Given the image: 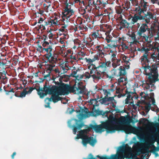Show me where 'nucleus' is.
<instances>
[{
	"label": "nucleus",
	"instance_id": "19",
	"mask_svg": "<svg viewBox=\"0 0 159 159\" xmlns=\"http://www.w3.org/2000/svg\"><path fill=\"white\" fill-rule=\"evenodd\" d=\"M146 19L145 21L147 23H148L150 19L153 18L152 15L150 13H148V14L146 16Z\"/></svg>",
	"mask_w": 159,
	"mask_h": 159
},
{
	"label": "nucleus",
	"instance_id": "56",
	"mask_svg": "<svg viewBox=\"0 0 159 159\" xmlns=\"http://www.w3.org/2000/svg\"><path fill=\"white\" fill-rule=\"evenodd\" d=\"M70 114L71 113H72V112H70Z\"/></svg>",
	"mask_w": 159,
	"mask_h": 159
},
{
	"label": "nucleus",
	"instance_id": "38",
	"mask_svg": "<svg viewBox=\"0 0 159 159\" xmlns=\"http://www.w3.org/2000/svg\"><path fill=\"white\" fill-rule=\"evenodd\" d=\"M96 48H97V49H98V50H101V47L100 46H97L96 47Z\"/></svg>",
	"mask_w": 159,
	"mask_h": 159
},
{
	"label": "nucleus",
	"instance_id": "57",
	"mask_svg": "<svg viewBox=\"0 0 159 159\" xmlns=\"http://www.w3.org/2000/svg\"><path fill=\"white\" fill-rule=\"evenodd\" d=\"M113 106H114V105H113Z\"/></svg>",
	"mask_w": 159,
	"mask_h": 159
},
{
	"label": "nucleus",
	"instance_id": "34",
	"mask_svg": "<svg viewBox=\"0 0 159 159\" xmlns=\"http://www.w3.org/2000/svg\"><path fill=\"white\" fill-rule=\"evenodd\" d=\"M59 42L62 44L64 43V42L63 41V39H61V38H60Z\"/></svg>",
	"mask_w": 159,
	"mask_h": 159
},
{
	"label": "nucleus",
	"instance_id": "23",
	"mask_svg": "<svg viewBox=\"0 0 159 159\" xmlns=\"http://www.w3.org/2000/svg\"><path fill=\"white\" fill-rule=\"evenodd\" d=\"M151 105L150 103L147 104L145 106V110L146 112H148L151 108Z\"/></svg>",
	"mask_w": 159,
	"mask_h": 159
},
{
	"label": "nucleus",
	"instance_id": "50",
	"mask_svg": "<svg viewBox=\"0 0 159 159\" xmlns=\"http://www.w3.org/2000/svg\"><path fill=\"white\" fill-rule=\"evenodd\" d=\"M46 36H45V38H44V40H46Z\"/></svg>",
	"mask_w": 159,
	"mask_h": 159
},
{
	"label": "nucleus",
	"instance_id": "32",
	"mask_svg": "<svg viewBox=\"0 0 159 159\" xmlns=\"http://www.w3.org/2000/svg\"><path fill=\"white\" fill-rule=\"evenodd\" d=\"M98 36V35L96 33H94L92 34V36L93 38H96Z\"/></svg>",
	"mask_w": 159,
	"mask_h": 159
},
{
	"label": "nucleus",
	"instance_id": "21",
	"mask_svg": "<svg viewBox=\"0 0 159 159\" xmlns=\"http://www.w3.org/2000/svg\"><path fill=\"white\" fill-rule=\"evenodd\" d=\"M61 77H60L59 78L57 77L54 79L53 81L56 84H59L61 82Z\"/></svg>",
	"mask_w": 159,
	"mask_h": 159
},
{
	"label": "nucleus",
	"instance_id": "16",
	"mask_svg": "<svg viewBox=\"0 0 159 159\" xmlns=\"http://www.w3.org/2000/svg\"><path fill=\"white\" fill-rule=\"evenodd\" d=\"M98 99H92L90 100L89 103L90 104L93 105L94 107L95 106H97L99 104V102L98 101Z\"/></svg>",
	"mask_w": 159,
	"mask_h": 159
},
{
	"label": "nucleus",
	"instance_id": "33",
	"mask_svg": "<svg viewBox=\"0 0 159 159\" xmlns=\"http://www.w3.org/2000/svg\"><path fill=\"white\" fill-rule=\"evenodd\" d=\"M155 56V53H154L151 55V57L152 59H154L156 57Z\"/></svg>",
	"mask_w": 159,
	"mask_h": 159
},
{
	"label": "nucleus",
	"instance_id": "13",
	"mask_svg": "<svg viewBox=\"0 0 159 159\" xmlns=\"http://www.w3.org/2000/svg\"><path fill=\"white\" fill-rule=\"evenodd\" d=\"M147 29L148 27L146 25H142L138 32V34L140 36H142L143 34L146 32Z\"/></svg>",
	"mask_w": 159,
	"mask_h": 159
},
{
	"label": "nucleus",
	"instance_id": "48",
	"mask_svg": "<svg viewBox=\"0 0 159 159\" xmlns=\"http://www.w3.org/2000/svg\"><path fill=\"white\" fill-rule=\"evenodd\" d=\"M83 43L84 42V43H86V41L85 39H84V41L83 42Z\"/></svg>",
	"mask_w": 159,
	"mask_h": 159
},
{
	"label": "nucleus",
	"instance_id": "20",
	"mask_svg": "<svg viewBox=\"0 0 159 159\" xmlns=\"http://www.w3.org/2000/svg\"><path fill=\"white\" fill-rule=\"evenodd\" d=\"M126 23V22L125 21H122L120 23L119 29L120 30H121L122 29L125 28L126 26L125 24Z\"/></svg>",
	"mask_w": 159,
	"mask_h": 159
},
{
	"label": "nucleus",
	"instance_id": "3",
	"mask_svg": "<svg viewBox=\"0 0 159 159\" xmlns=\"http://www.w3.org/2000/svg\"><path fill=\"white\" fill-rule=\"evenodd\" d=\"M157 67L155 65L143 67L144 73L146 75V77L150 84L155 82L158 80V74Z\"/></svg>",
	"mask_w": 159,
	"mask_h": 159
},
{
	"label": "nucleus",
	"instance_id": "31",
	"mask_svg": "<svg viewBox=\"0 0 159 159\" xmlns=\"http://www.w3.org/2000/svg\"><path fill=\"white\" fill-rule=\"evenodd\" d=\"M93 67L94 68V65H92V66L89 65L88 66V68L89 69L91 70V69H93Z\"/></svg>",
	"mask_w": 159,
	"mask_h": 159
},
{
	"label": "nucleus",
	"instance_id": "17",
	"mask_svg": "<svg viewBox=\"0 0 159 159\" xmlns=\"http://www.w3.org/2000/svg\"><path fill=\"white\" fill-rule=\"evenodd\" d=\"M118 81L120 85H126L127 83V79L125 78L122 77L118 80Z\"/></svg>",
	"mask_w": 159,
	"mask_h": 159
},
{
	"label": "nucleus",
	"instance_id": "6",
	"mask_svg": "<svg viewBox=\"0 0 159 159\" xmlns=\"http://www.w3.org/2000/svg\"><path fill=\"white\" fill-rule=\"evenodd\" d=\"M69 127H72L74 134H75L77 130L80 129L84 126L83 123L76 119H73L68 122Z\"/></svg>",
	"mask_w": 159,
	"mask_h": 159
},
{
	"label": "nucleus",
	"instance_id": "30",
	"mask_svg": "<svg viewBox=\"0 0 159 159\" xmlns=\"http://www.w3.org/2000/svg\"><path fill=\"white\" fill-rule=\"evenodd\" d=\"M33 89L32 88H30L29 89V90L28 91H27V94H29V93H30L32 91H33Z\"/></svg>",
	"mask_w": 159,
	"mask_h": 159
},
{
	"label": "nucleus",
	"instance_id": "27",
	"mask_svg": "<svg viewBox=\"0 0 159 159\" xmlns=\"http://www.w3.org/2000/svg\"><path fill=\"white\" fill-rule=\"evenodd\" d=\"M48 33H50L48 35V37L50 39H52L53 38V33H51L50 30L48 31Z\"/></svg>",
	"mask_w": 159,
	"mask_h": 159
},
{
	"label": "nucleus",
	"instance_id": "29",
	"mask_svg": "<svg viewBox=\"0 0 159 159\" xmlns=\"http://www.w3.org/2000/svg\"><path fill=\"white\" fill-rule=\"evenodd\" d=\"M85 76L86 78H89L90 76V75L88 72H86L85 74Z\"/></svg>",
	"mask_w": 159,
	"mask_h": 159
},
{
	"label": "nucleus",
	"instance_id": "9",
	"mask_svg": "<svg viewBox=\"0 0 159 159\" xmlns=\"http://www.w3.org/2000/svg\"><path fill=\"white\" fill-rule=\"evenodd\" d=\"M77 112L78 111H77ZM79 112V114L77 115V116L80 120L86 118L92 115L90 113L88 112V110L87 109L80 110Z\"/></svg>",
	"mask_w": 159,
	"mask_h": 159
},
{
	"label": "nucleus",
	"instance_id": "54",
	"mask_svg": "<svg viewBox=\"0 0 159 159\" xmlns=\"http://www.w3.org/2000/svg\"><path fill=\"white\" fill-rule=\"evenodd\" d=\"M66 26H64V28H66Z\"/></svg>",
	"mask_w": 159,
	"mask_h": 159
},
{
	"label": "nucleus",
	"instance_id": "46",
	"mask_svg": "<svg viewBox=\"0 0 159 159\" xmlns=\"http://www.w3.org/2000/svg\"><path fill=\"white\" fill-rule=\"evenodd\" d=\"M156 3L159 5V0H157Z\"/></svg>",
	"mask_w": 159,
	"mask_h": 159
},
{
	"label": "nucleus",
	"instance_id": "24",
	"mask_svg": "<svg viewBox=\"0 0 159 159\" xmlns=\"http://www.w3.org/2000/svg\"><path fill=\"white\" fill-rule=\"evenodd\" d=\"M120 58H121L124 61H127V59H128V58L125 56L124 55H122L120 57Z\"/></svg>",
	"mask_w": 159,
	"mask_h": 159
},
{
	"label": "nucleus",
	"instance_id": "28",
	"mask_svg": "<svg viewBox=\"0 0 159 159\" xmlns=\"http://www.w3.org/2000/svg\"><path fill=\"white\" fill-rule=\"evenodd\" d=\"M141 1L142 2H143V3L142 4L143 7L144 9L145 8L146 6V3L144 2V0H141Z\"/></svg>",
	"mask_w": 159,
	"mask_h": 159
},
{
	"label": "nucleus",
	"instance_id": "42",
	"mask_svg": "<svg viewBox=\"0 0 159 159\" xmlns=\"http://www.w3.org/2000/svg\"><path fill=\"white\" fill-rule=\"evenodd\" d=\"M43 21V19L42 18H39V23H41V22H42Z\"/></svg>",
	"mask_w": 159,
	"mask_h": 159
},
{
	"label": "nucleus",
	"instance_id": "7",
	"mask_svg": "<svg viewBox=\"0 0 159 159\" xmlns=\"http://www.w3.org/2000/svg\"><path fill=\"white\" fill-rule=\"evenodd\" d=\"M113 158L118 159H123L125 158H129L132 156V152L131 149H129L125 151L117 152L116 155H113Z\"/></svg>",
	"mask_w": 159,
	"mask_h": 159
},
{
	"label": "nucleus",
	"instance_id": "15",
	"mask_svg": "<svg viewBox=\"0 0 159 159\" xmlns=\"http://www.w3.org/2000/svg\"><path fill=\"white\" fill-rule=\"evenodd\" d=\"M42 50L43 51H45L48 54H50V55H52V49L51 46L49 45V46L46 48H42Z\"/></svg>",
	"mask_w": 159,
	"mask_h": 159
},
{
	"label": "nucleus",
	"instance_id": "39",
	"mask_svg": "<svg viewBox=\"0 0 159 159\" xmlns=\"http://www.w3.org/2000/svg\"><path fill=\"white\" fill-rule=\"evenodd\" d=\"M151 2L153 4L156 3L157 0H151Z\"/></svg>",
	"mask_w": 159,
	"mask_h": 159
},
{
	"label": "nucleus",
	"instance_id": "35",
	"mask_svg": "<svg viewBox=\"0 0 159 159\" xmlns=\"http://www.w3.org/2000/svg\"><path fill=\"white\" fill-rule=\"evenodd\" d=\"M112 66L114 68H116L117 66V65H116V63H115L114 62H113V63H112Z\"/></svg>",
	"mask_w": 159,
	"mask_h": 159
},
{
	"label": "nucleus",
	"instance_id": "2",
	"mask_svg": "<svg viewBox=\"0 0 159 159\" xmlns=\"http://www.w3.org/2000/svg\"><path fill=\"white\" fill-rule=\"evenodd\" d=\"M72 90V88L68 85L62 84L59 87H52L46 90V93H44L40 91H38V94L41 98H43L47 94H52V96L50 98H47L45 99V102H47V105H45L46 107H49V103L47 101H52L54 102H56L61 99L59 96L68 94Z\"/></svg>",
	"mask_w": 159,
	"mask_h": 159
},
{
	"label": "nucleus",
	"instance_id": "55",
	"mask_svg": "<svg viewBox=\"0 0 159 159\" xmlns=\"http://www.w3.org/2000/svg\"><path fill=\"white\" fill-rule=\"evenodd\" d=\"M146 37H147V39L148 38V37L147 36H146Z\"/></svg>",
	"mask_w": 159,
	"mask_h": 159
},
{
	"label": "nucleus",
	"instance_id": "41",
	"mask_svg": "<svg viewBox=\"0 0 159 159\" xmlns=\"http://www.w3.org/2000/svg\"><path fill=\"white\" fill-rule=\"evenodd\" d=\"M16 155V153L14 152L13 153V154L11 156V157L12 159H13L14 158V156Z\"/></svg>",
	"mask_w": 159,
	"mask_h": 159
},
{
	"label": "nucleus",
	"instance_id": "47",
	"mask_svg": "<svg viewBox=\"0 0 159 159\" xmlns=\"http://www.w3.org/2000/svg\"><path fill=\"white\" fill-rule=\"evenodd\" d=\"M157 57H158V59H159V52L158 55V56Z\"/></svg>",
	"mask_w": 159,
	"mask_h": 159
},
{
	"label": "nucleus",
	"instance_id": "26",
	"mask_svg": "<svg viewBox=\"0 0 159 159\" xmlns=\"http://www.w3.org/2000/svg\"><path fill=\"white\" fill-rule=\"evenodd\" d=\"M131 39H132V41L134 42L135 40V36L134 33H132L130 36Z\"/></svg>",
	"mask_w": 159,
	"mask_h": 159
},
{
	"label": "nucleus",
	"instance_id": "11",
	"mask_svg": "<svg viewBox=\"0 0 159 159\" xmlns=\"http://www.w3.org/2000/svg\"><path fill=\"white\" fill-rule=\"evenodd\" d=\"M59 16H56L54 19H50L48 22L49 24L51 25H58V21L60 20Z\"/></svg>",
	"mask_w": 159,
	"mask_h": 159
},
{
	"label": "nucleus",
	"instance_id": "52",
	"mask_svg": "<svg viewBox=\"0 0 159 159\" xmlns=\"http://www.w3.org/2000/svg\"><path fill=\"white\" fill-rule=\"evenodd\" d=\"M83 76H84V75H83ZM82 76V77H81V78H83V76Z\"/></svg>",
	"mask_w": 159,
	"mask_h": 159
},
{
	"label": "nucleus",
	"instance_id": "40",
	"mask_svg": "<svg viewBox=\"0 0 159 159\" xmlns=\"http://www.w3.org/2000/svg\"><path fill=\"white\" fill-rule=\"evenodd\" d=\"M147 53H146L144 55H143L144 58H145L146 59V60L147 59Z\"/></svg>",
	"mask_w": 159,
	"mask_h": 159
},
{
	"label": "nucleus",
	"instance_id": "43",
	"mask_svg": "<svg viewBox=\"0 0 159 159\" xmlns=\"http://www.w3.org/2000/svg\"><path fill=\"white\" fill-rule=\"evenodd\" d=\"M115 56H116V55H115V54H113L112 55V61H113V58L114 57H115Z\"/></svg>",
	"mask_w": 159,
	"mask_h": 159
},
{
	"label": "nucleus",
	"instance_id": "51",
	"mask_svg": "<svg viewBox=\"0 0 159 159\" xmlns=\"http://www.w3.org/2000/svg\"><path fill=\"white\" fill-rule=\"evenodd\" d=\"M126 104H128V103L127 102V101H126Z\"/></svg>",
	"mask_w": 159,
	"mask_h": 159
},
{
	"label": "nucleus",
	"instance_id": "8",
	"mask_svg": "<svg viewBox=\"0 0 159 159\" xmlns=\"http://www.w3.org/2000/svg\"><path fill=\"white\" fill-rule=\"evenodd\" d=\"M106 65L105 64H103L101 66L98 67L97 69L96 74H96L92 75L93 78H97L100 79L101 78V76L100 74L101 73H104L106 70Z\"/></svg>",
	"mask_w": 159,
	"mask_h": 159
},
{
	"label": "nucleus",
	"instance_id": "25",
	"mask_svg": "<svg viewBox=\"0 0 159 159\" xmlns=\"http://www.w3.org/2000/svg\"><path fill=\"white\" fill-rule=\"evenodd\" d=\"M49 43L48 42L45 41L43 43V46L44 48H46L48 46H49Z\"/></svg>",
	"mask_w": 159,
	"mask_h": 159
},
{
	"label": "nucleus",
	"instance_id": "1",
	"mask_svg": "<svg viewBox=\"0 0 159 159\" xmlns=\"http://www.w3.org/2000/svg\"><path fill=\"white\" fill-rule=\"evenodd\" d=\"M95 131L98 133H101L106 130L107 133H112L117 130H123L126 134H135V128L130 125L122 126L119 119L113 117V115L110 116L108 120L103 122L101 125L94 127Z\"/></svg>",
	"mask_w": 159,
	"mask_h": 159
},
{
	"label": "nucleus",
	"instance_id": "37",
	"mask_svg": "<svg viewBox=\"0 0 159 159\" xmlns=\"http://www.w3.org/2000/svg\"><path fill=\"white\" fill-rule=\"evenodd\" d=\"M152 104L153 106H155V101L154 99L153 98H152Z\"/></svg>",
	"mask_w": 159,
	"mask_h": 159
},
{
	"label": "nucleus",
	"instance_id": "10",
	"mask_svg": "<svg viewBox=\"0 0 159 159\" xmlns=\"http://www.w3.org/2000/svg\"><path fill=\"white\" fill-rule=\"evenodd\" d=\"M113 71L115 75L120 76L124 75L126 74L125 68L122 66H120L118 69H114Z\"/></svg>",
	"mask_w": 159,
	"mask_h": 159
},
{
	"label": "nucleus",
	"instance_id": "5",
	"mask_svg": "<svg viewBox=\"0 0 159 159\" xmlns=\"http://www.w3.org/2000/svg\"><path fill=\"white\" fill-rule=\"evenodd\" d=\"M72 4L67 3L65 10L63 12L62 16L63 20L64 22H68L70 21V17L73 15L74 12L73 10L71 9V5Z\"/></svg>",
	"mask_w": 159,
	"mask_h": 159
},
{
	"label": "nucleus",
	"instance_id": "44",
	"mask_svg": "<svg viewBox=\"0 0 159 159\" xmlns=\"http://www.w3.org/2000/svg\"><path fill=\"white\" fill-rule=\"evenodd\" d=\"M116 62H117V63L118 64V65H119V63L120 62V61L119 60H116Z\"/></svg>",
	"mask_w": 159,
	"mask_h": 159
},
{
	"label": "nucleus",
	"instance_id": "45",
	"mask_svg": "<svg viewBox=\"0 0 159 159\" xmlns=\"http://www.w3.org/2000/svg\"><path fill=\"white\" fill-rule=\"evenodd\" d=\"M94 72V71L93 70H91L90 71V74H92Z\"/></svg>",
	"mask_w": 159,
	"mask_h": 159
},
{
	"label": "nucleus",
	"instance_id": "12",
	"mask_svg": "<svg viewBox=\"0 0 159 159\" xmlns=\"http://www.w3.org/2000/svg\"><path fill=\"white\" fill-rule=\"evenodd\" d=\"M99 102L102 104L105 105H107L109 103H107V101H111L112 102H115V100L114 99L113 97H110L108 98H104L102 99L98 100Z\"/></svg>",
	"mask_w": 159,
	"mask_h": 159
},
{
	"label": "nucleus",
	"instance_id": "22",
	"mask_svg": "<svg viewBox=\"0 0 159 159\" xmlns=\"http://www.w3.org/2000/svg\"><path fill=\"white\" fill-rule=\"evenodd\" d=\"M26 92L27 91H26L25 90H24L21 93L20 96H19V97L21 98H23L25 97V96L27 94Z\"/></svg>",
	"mask_w": 159,
	"mask_h": 159
},
{
	"label": "nucleus",
	"instance_id": "18",
	"mask_svg": "<svg viewBox=\"0 0 159 159\" xmlns=\"http://www.w3.org/2000/svg\"><path fill=\"white\" fill-rule=\"evenodd\" d=\"M98 58L97 55H95L93 58L86 59V61L88 63L90 64L93 61H95L96 60H98Z\"/></svg>",
	"mask_w": 159,
	"mask_h": 159
},
{
	"label": "nucleus",
	"instance_id": "4",
	"mask_svg": "<svg viewBox=\"0 0 159 159\" xmlns=\"http://www.w3.org/2000/svg\"><path fill=\"white\" fill-rule=\"evenodd\" d=\"M89 131V129H88L79 131L78 134L75 137V139L80 138L82 139V144L84 146L88 143H89L91 145L93 146L96 142V140L95 137H89L87 135V133Z\"/></svg>",
	"mask_w": 159,
	"mask_h": 159
},
{
	"label": "nucleus",
	"instance_id": "49",
	"mask_svg": "<svg viewBox=\"0 0 159 159\" xmlns=\"http://www.w3.org/2000/svg\"><path fill=\"white\" fill-rule=\"evenodd\" d=\"M138 27H139L140 26V25L139 23H138Z\"/></svg>",
	"mask_w": 159,
	"mask_h": 159
},
{
	"label": "nucleus",
	"instance_id": "36",
	"mask_svg": "<svg viewBox=\"0 0 159 159\" xmlns=\"http://www.w3.org/2000/svg\"><path fill=\"white\" fill-rule=\"evenodd\" d=\"M102 91V90H101ZM103 93L106 95L107 94V91L106 90H102Z\"/></svg>",
	"mask_w": 159,
	"mask_h": 159
},
{
	"label": "nucleus",
	"instance_id": "14",
	"mask_svg": "<svg viewBox=\"0 0 159 159\" xmlns=\"http://www.w3.org/2000/svg\"><path fill=\"white\" fill-rule=\"evenodd\" d=\"M144 17L140 15H135L131 18V23L134 24L137 22L138 20L143 19Z\"/></svg>",
	"mask_w": 159,
	"mask_h": 159
},
{
	"label": "nucleus",
	"instance_id": "53",
	"mask_svg": "<svg viewBox=\"0 0 159 159\" xmlns=\"http://www.w3.org/2000/svg\"><path fill=\"white\" fill-rule=\"evenodd\" d=\"M97 157H99L98 156H97Z\"/></svg>",
	"mask_w": 159,
	"mask_h": 159
}]
</instances>
